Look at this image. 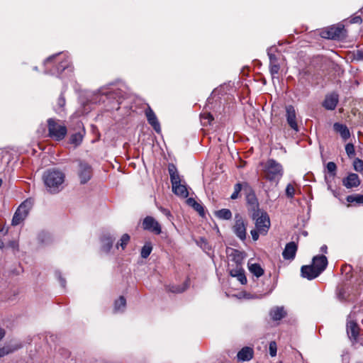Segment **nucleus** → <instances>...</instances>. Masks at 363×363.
<instances>
[{
  "label": "nucleus",
  "instance_id": "nucleus-5",
  "mask_svg": "<svg viewBox=\"0 0 363 363\" xmlns=\"http://www.w3.org/2000/svg\"><path fill=\"white\" fill-rule=\"evenodd\" d=\"M49 136L56 140H62L67 135V128L64 125L58 123L55 119L48 120Z\"/></svg>",
  "mask_w": 363,
  "mask_h": 363
},
{
  "label": "nucleus",
  "instance_id": "nucleus-55",
  "mask_svg": "<svg viewBox=\"0 0 363 363\" xmlns=\"http://www.w3.org/2000/svg\"><path fill=\"white\" fill-rule=\"evenodd\" d=\"M320 250L323 252H327V246L326 245L322 246L321 248H320Z\"/></svg>",
  "mask_w": 363,
  "mask_h": 363
},
{
  "label": "nucleus",
  "instance_id": "nucleus-39",
  "mask_svg": "<svg viewBox=\"0 0 363 363\" xmlns=\"http://www.w3.org/2000/svg\"><path fill=\"white\" fill-rule=\"evenodd\" d=\"M213 120V117L209 113H203L201 115V122L203 125H206L208 123H210Z\"/></svg>",
  "mask_w": 363,
  "mask_h": 363
},
{
  "label": "nucleus",
  "instance_id": "nucleus-32",
  "mask_svg": "<svg viewBox=\"0 0 363 363\" xmlns=\"http://www.w3.org/2000/svg\"><path fill=\"white\" fill-rule=\"evenodd\" d=\"M188 286L189 284L186 281L181 285H172L169 286V291L172 293H182L188 288Z\"/></svg>",
  "mask_w": 363,
  "mask_h": 363
},
{
  "label": "nucleus",
  "instance_id": "nucleus-8",
  "mask_svg": "<svg viewBox=\"0 0 363 363\" xmlns=\"http://www.w3.org/2000/svg\"><path fill=\"white\" fill-rule=\"evenodd\" d=\"M226 254L228 257L229 264L233 265L242 264L245 259V254L238 250L228 247L226 249Z\"/></svg>",
  "mask_w": 363,
  "mask_h": 363
},
{
  "label": "nucleus",
  "instance_id": "nucleus-12",
  "mask_svg": "<svg viewBox=\"0 0 363 363\" xmlns=\"http://www.w3.org/2000/svg\"><path fill=\"white\" fill-rule=\"evenodd\" d=\"M286 118L289 125L296 132L298 131V126L296 122V113L293 106H286Z\"/></svg>",
  "mask_w": 363,
  "mask_h": 363
},
{
  "label": "nucleus",
  "instance_id": "nucleus-25",
  "mask_svg": "<svg viewBox=\"0 0 363 363\" xmlns=\"http://www.w3.org/2000/svg\"><path fill=\"white\" fill-rule=\"evenodd\" d=\"M113 243V239L110 235H104L101 238V249L105 252H108Z\"/></svg>",
  "mask_w": 363,
  "mask_h": 363
},
{
  "label": "nucleus",
  "instance_id": "nucleus-54",
  "mask_svg": "<svg viewBox=\"0 0 363 363\" xmlns=\"http://www.w3.org/2000/svg\"><path fill=\"white\" fill-rule=\"evenodd\" d=\"M5 331L3 328H0V340L4 337Z\"/></svg>",
  "mask_w": 363,
  "mask_h": 363
},
{
  "label": "nucleus",
  "instance_id": "nucleus-20",
  "mask_svg": "<svg viewBox=\"0 0 363 363\" xmlns=\"http://www.w3.org/2000/svg\"><path fill=\"white\" fill-rule=\"evenodd\" d=\"M297 251V245L294 242L287 243L282 252V256L285 259H293L295 257Z\"/></svg>",
  "mask_w": 363,
  "mask_h": 363
},
{
  "label": "nucleus",
  "instance_id": "nucleus-57",
  "mask_svg": "<svg viewBox=\"0 0 363 363\" xmlns=\"http://www.w3.org/2000/svg\"><path fill=\"white\" fill-rule=\"evenodd\" d=\"M60 281H61V284H62V286H65V281L63 279H61V278H60Z\"/></svg>",
  "mask_w": 363,
  "mask_h": 363
},
{
  "label": "nucleus",
  "instance_id": "nucleus-46",
  "mask_svg": "<svg viewBox=\"0 0 363 363\" xmlns=\"http://www.w3.org/2000/svg\"><path fill=\"white\" fill-rule=\"evenodd\" d=\"M269 354L272 357L277 355V344L274 341H272L269 346Z\"/></svg>",
  "mask_w": 363,
  "mask_h": 363
},
{
  "label": "nucleus",
  "instance_id": "nucleus-43",
  "mask_svg": "<svg viewBox=\"0 0 363 363\" xmlns=\"http://www.w3.org/2000/svg\"><path fill=\"white\" fill-rule=\"evenodd\" d=\"M345 151L349 157H352L355 154L354 147L352 143H347L346 145Z\"/></svg>",
  "mask_w": 363,
  "mask_h": 363
},
{
  "label": "nucleus",
  "instance_id": "nucleus-22",
  "mask_svg": "<svg viewBox=\"0 0 363 363\" xmlns=\"http://www.w3.org/2000/svg\"><path fill=\"white\" fill-rule=\"evenodd\" d=\"M359 327L354 320H348L347 323V333L350 339L357 340L359 336Z\"/></svg>",
  "mask_w": 363,
  "mask_h": 363
},
{
  "label": "nucleus",
  "instance_id": "nucleus-59",
  "mask_svg": "<svg viewBox=\"0 0 363 363\" xmlns=\"http://www.w3.org/2000/svg\"><path fill=\"white\" fill-rule=\"evenodd\" d=\"M0 231H1V230H0Z\"/></svg>",
  "mask_w": 363,
  "mask_h": 363
},
{
  "label": "nucleus",
  "instance_id": "nucleus-31",
  "mask_svg": "<svg viewBox=\"0 0 363 363\" xmlns=\"http://www.w3.org/2000/svg\"><path fill=\"white\" fill-rule=\"evenodd\" d=\"M216 216L223 220H230L232 218V213L229 209L223 208L216 212Z\"/></svg>",
  "mask_w": 363,
  "mask_h": 363
},
{
  "label": "nucleus",
  "instance_id": "nucleus-51",
  "mask_svg": "<svg viewBox=\"0 0 363 363\" xmlns=\"http://www.w3.org/2000/svg\"><path fill=\"white\" fill-rule=\"evenodd\" d=\"M338 298L340 299V300H345L346 299V297H345V291L343 289H340L338 292Z\"/></svg>",
  "mask_w": 363,
  "mask_h": 363
},
{
  "label": "nucleus",
  "instance_id": "nucleus-35",
  "mask_svg": "<svg viewBox=\"0 0 363 363\" xmlns=\"http://www.w3.org/2000/svg\"><path fill=\"white\" fill-rule=\"evenodd\" d=\"M152 250V246L150 242H146L145 245L141 249V257L143 258H147L151 253Z\"/></svg>",
  "mask_w": 363,
  "mask_h": 363
},
{
  "label": "nucleus",
  "instance_id": "nucleus-10",
  "mask_svg": "<svg viewBox=\"0 0 363 363\" xmlns=\"http://www.w3.org/2000/svg\"><path fill=\"white\" fill-rule=\"evenodd\" d=\"M228 267L230 276L236 277L242 284L247 283V278L245 275L242 264L233 265V264H228Z\"/></svg>",
  "mask_w": 363,
  "mask_h": 363
},
{
  "label": "nucleus",
  "instance_id": "nucleus-42",
  "mask_svg": "<svg viewBox=\"0 0 363 363\" xmlns=\"http://www.w3.org/2000/svg\"><path fill=\"white\" fill-rule=\"evenodd\" d=\"M69 61L68 60H65V61H62L60 62L58 67H57V73L60 74L61 73L62 71L65 70L66 69H68L69 68Z\"/></svg>",
  "mask_w": 363,
  "mask_h": 363
},
{
  "label": "nucleus",
  "instance_id": "nucleus-4",
  "mask_svg": "<svg viewBox=\"0 0 363 363\" xmlns=\"http://www.w3.org/2000/svg\"><path fill=\"white\" fill-rule=\"evenodd\" d=\"M252 218L255 220V227L262 235H265L270 227V220L267 212L259 210L251 213Z\"/></svg>",
  "mask_w": 363,
  "mask_h": 363
},
{
  "label": "nucleus",
  "instance_id": "nucleus-45",
  "mask_svg": "<svg viewBox=\"0 0 363 363\" xmlns=\"http://www.w3.org/2000/svg\"><path fill=\"white\" fill-rule=\"evenodd\" d=\"M326 167H327L328 172L331 173L333 176H334L335 174V171L337 169V166H336L335 163H334L333 162H329L327 164Z\"/></svg>",
  "mask_w": 363,
  "mask_h": 363
},
{
  "label": "nucleus",
  "instance_id": "nucleus-34",
  "mask_svg": "<svg viewBox=\"0 0 363 363\" xmlns=\"http://www.w3.org/2000/svg\"><path fill=\"white\" fill-rule=\"evenodd\" d=\"M346 200L349 203H356L363 205V194H354L347 196Z\"/></svg>",
  "mask_w": 363,
  "mask_h": 363
},
{
  "label": "nucleus",
  "instance_id": "nucleus-30",
  "mask_svg": "<svg viewBox=\"0 0 363 363\" xmlns=\"http://www.w3.org/2000/svg\"><path fill=\"white\" fill-rule=\"evenodd\" d=\"M126 306V300L123 296H120L114 303V311L122 312L125 310Z\"/></svg>",
  "mask_w": 363,
  "mask_h": 363
},
{
  "label": "nucleus",
  "instance_id": "nucleus-23",
  "mask_svg": "<svg viewBox=\"0 0 363 363\" xmlns=\"http://www.w3.org/2000/svg\"><path fill=\"white\" fill-rule=\"evenodd\" d=\"M101 94L104 95L105 97L108 100H114L116 101V106H113V108L118 109L119 104L121 103V93L117 91H101Z\"/></svg>",
  "mask_w": 363,
  "mask_h": 363
},
{
  "label": "nucleus",
  "instance_id": "nucleus-28",
  "mask_svg": "<svg viewBox=\"0 0 363 363\" xmlns=\"http://www.w3.org/2000/svg\"><path fill=\"white\" fill-rule=\"evenodd\" d=\"M248 269L249 271L255 277H259L263 275L264 269L262 268L260 264L255 263L250 264L248 263Z\"/></svg>",
  "mask_w": 363,
  "mask_h": 363
},
{
  "label": "nucleus",
  "instance_id": "nucleus-13",
  "mask_svg": "<svg viewBox=\"0 0 363 363\" xmlns=\"http://www.w3.org/2000/svg\"><path fill=\"white\" fill-rule=\"evenodd\" d=\"M361 182L359 176L355 173L349 174L342 179V184L347 189H352L359 186Z\"/></svg>",
  "mask_w": 363,
  "mask_h": 363
},
{
  "label": "nucleus",
  "instance_id": "nucleus-38",
  "mask_svg": "<svg viewBox=\"0 0 363 363\" xmlns=\"http://www.w3.org/2000/svg\"><path fill=\"white\" fill-rule=\"evenodd\" d=\"M18 347H12L11 346H6L2 348H0V357H2L9 353L13 352L16 350Z\"/></svg>",
  "mask_w": 363,
  "mask_h": 363
},
{
  "label": "nucleus",
  "instance_id": "nucleus-21",
  "mask_svg": "<svg viewBox=\"0 0 363 363\" xmlns=\"http://www.w3.org/2000/svg\"><path fill=\"white\" fill-rule=\"evenodd\" d=\"M254 351L250 347H245L242 348L238 353L237 357L240 362H247L252 359Z\"/></svg>",
  "mask_w": 363,
  "mask_h": 363
},
{
  "label": "nucleus",
  "instance_id": "nucleus-15",
  "mask_svg": "<svg viewBox=\"0 0 363 363\" xmlns=\"http://www.w3.org/2000/svg\"><path fill=\"white\" fill-rule=\"evenodd\" d=\"M338 101V95L335 93H332L325 96L323 106L327 110H334L337 106Z\"/></svg>",
  "mask_w": 363,
  "mask_h": 363
},
{
  "label": "nucleus",
  "instance_id": "nucleus-56",
  "mask_svg": "<svg viewBox=\"0 0 363 363\" xmlns=\"http://www.w3.org/2000/svg\"><path fill=\"white\" fill-rule=\"evenodd\" d=\"M4 247V242L2 240L0 239V250L3 249Z\"/></svg>",
  "mask_w": 363,
  "mask_h": 363
},
{
  "label": "nucleus",
  "instance_id": "nucleus-6",
  "mask_svg": "<svg viewBox=\"0 0 363 363\" xmlns=\"http://www.w3.org/2000/svg\"><path fill=\"white\" fill-rule=\"evenodd\" d=\"M321 36L328 39H340L345 37L346 31L342 24L333 25L321 32Z\"/></svg>",
  "mask_w": 363,
  "mask_h": 363
},
{
  "label": "nucleus",
  "instance_id": "nucleus-58",
  "mask_svg": "<svg viewBox=\"0 0 363 363\" xmlns=\"http://www.w3.org/2000/svg\"><path fill=\"white\" fill-rule=\"evenodd\" d=\"M34 69H35V70H37V69H38L37 67H34Z\"/></svg>",
  "mask_w": 363,
  "mask_h": 363
},
{
  "label": "nucleus",
  "instance_id": "nucleus-17",
  "mask_svg": "<svg viewBox=\"0 0 363 363\" xmlns=\"http://www.w3.org/2000/svg\"><path fill=\"white\" fill-rule=\"evenodd\" d=\"M314 268L319 272L320 274L326 268L328 265V259L324 255H317L313 258V264Z\"/></svg>",
  "mask_w": 363,
  "mask_h": 363
},
{
  "label": "nucleus",
  "instance_id": "nucleus-37",
  "mask_svg": "<svg viewBox=\"0 0 363 363\" xmlns=\"http://www.w3.org/2000/svg\"><path fill=\"white\" fill-rule=\"evenodd\" d=\"M276 50L277 49L274 47H271V48H269L267 50V55H268L269 58L270 64L271 63H277L278 62V59H277L276 55L274 54Z\"/></svg>",
  "mask_w": 363,
  "mask_h": 363
},
{
  "label": "nucleus",
  "instance_id": "nucleus-3",
  "mask_svg": "<svg viewBox=\"0 0 363 363\" xmlns=\"http://www.w3.org/2000/svg\"><path fill=\"white\" fill-rule=\"evenodd\" d=\"M33 206V201L31 199H28L23 201L14 213L11 220V225L13 226H16L23 222L28 217Z\"/></svg>",
  "mask_w": 363,
  "mask_h": 363
},
{
  "label": "nucleus",
  "instance_id": "nucleus-50",
  "mask_svg": "<svg viewBox=\"0 0 363 363\" xmlns=\"http://www.w3.org/2000/svg\"><path fill=\"white\" fill-rule=\"evenodd\" d=\"M350 22L352 23H361L362 22V19L360 16H354L351 20Z\"/></svg>",
  "mask_w": 363,
  "mask_h": 363
},
{
  "label": "nucleus",
  "instance_id": "nucleus-29",
  "mask_svg": "<svg viewBox=\"0 0 363 363\" xmlns=\"http://www.w3.org/2000/svg\"><path fill=\"white\" fill-rule=\"evenodd\" d=\"M186 203L189 206H191L195 211H196L201 216H204L203 207L197 201H196L194 199H187Z\"/></svg>",
  "mask_w": 363,
  "mask_h": 363
},
{
  "label": "nucleus",
  "instance_id": "nucleus-44",
  "mask_svg": "<svg viewBox=\"0 0 363 363\" xmlns=\"http://www.w3.org/2000/svg\"><path fill=\"white\" fill-rule=\"evenodd\" d=\"M295 194V189L291 184H288L286 188V194L289 198H293Z\"/></svg>",
  "mask_w": 363,
  "mask_h": 363
},
{
  "label": "nucleus",
  "instance_id": "nucleus-36",
  "mask_svg": "<svg viewBox=\"0 0 363 363\" xmlns=\"http://www.w3.org/2000/svg\"><path fill=\"white\" fill-rule=\"evenodd\" d=\"M130 241V236L128 234H123L122 237L121 238L119 242L116 244V248H118L121 247L123 250L125 249V246Z\"/></svg>",
  "mask_w": 363,
  "mask_h": 363
},
{
  "label": "nucleus",
  "instance_id": "nucleus-7",
  "mask_svg": "<svg viewBox=\"0 0 363 363\" xmlns=\"http://www.w3.org/2000/svg\"><path fill=\"white\" fill-rule=\"evenodd\" d=\"M77 174L82 184L87 183L92 177L91 167L84 161H79Z\"/></svg>",
  "mask_w": 363,
  "mask_h": 363
},
{
  "label": "nucleus",
  "instance_id": "nucleus-41",
  "mask_svg": "<svg viewBox=\"0 0 363 363\" xmlns=\"http://www.w3.org/2000/svg\"><path fill=\"white\" fill-rule=\"evenodd\" d=\"M242 189V184L238 183L234 186V192L232 194L230 198L232 199H236L238 197L239 193Z\"/></svg>",
  "mask_w": 363,
  "mask_h": 363
},
{
  "label": "nucleus",
  "instance_id": "nucleus-26",
  "mask_svg": "<svg viewBox=\"0 0 363 363\" xmlns=\"http://www.w3.org/2000/svg\"><path fill=\"white\" fill-rule=\"evenodd\" d=\"M270 315L274 320H279L286 315V312L283 307H276L271 310Z\"/></svg>",
  "mask_w": 363,
  "mask_h": 363
},
{
  "label": "nucleus",
  "instance_id": "nucleus-49",
  "mask_svg": "<svg viewBox=\"0 0 363 363\" xmlns=\"http://www.w3.org/2000/svg\"><path fill=\"white\" fill-rule=\"evenodd\" d=\"M251 235H252V238L253 239V240H257L258 238H259V232L257 230V229H255V230H252L251 232H250Z\"/></svg>",
  "mask_w": 363,
  "mask_h": 363
},
{
  "label": "nucleus",
  "instance_id": "nucleus-1",
  "mask_svg": "<svg viewBox=\"0 0 363 363\" xmlns=\"http://www.w3.org/2000/svg\"><path fill=\"white\" fill-rule=\"evenodd\" d=\"M46 190L52 194L59 193L64 188L65 174L57 169H50L45 171L43 176Z\"/></svg>",
  "mask_w": 363,
  "mask_h": 363
},
{
  "label": "nucleus",
  "instance_id": "nucleus-2",
  "mask_svg": "<svg viewBox=\"0 0 363 363\" xmlns=\"http://www.w3.org/2000/svg\"><path fill=\"white\" fill-rule=\"evenodd\" d=\"M264 177L269 181H279L283 175V168L281 164L270 159L264 165Z\"/></svg>",
  "mask_w": 363,
  "mask_h": 363
},
{
  "label": "nucleus",
  "instance_id": "nucleus-9",
  "mask_svg": "<svg viewBox=\"0 0 363 363\" xmlns=\"http://www.w3.org/2000/svg\"><path fill=\"white\" fill-rule=\"evenodd\" d=\"M235 222L233 226V231L238 238L244 240L246 238V225L245 221L239 214L235 215Z\"/></svg>",
  "mask_w": 363,
  "mask_h": 363
},
{
  "label": "nucleus",
  "instance_id": "nucleus-11",
  "mask_svg": "<svg viewBox=\"0 0 363 363\" xmlns=\"http://www.w3.org/2000/svg\"><path fill=\"white\" fill-rule=\"evenodd\" d=\"M143 227L145 230L151 231L157 235L162 233L160 223L152 217L147 216L143 222Z\"/></svg>",
  "mask_w": 363,
  "mask_h": 363
},
{
  "label": "nucleus",
  "instance_id": "nucleus-40",
  "mask_svg": "<svg viewBox=\"0 0 363 363\" xmlns=\"http://www.w3.org/2000/svg\"><path fill=\"white\" fill-rule=\"evenodd\" d=\"M354 169L357 172L363 171V161L358 158L355 159L354 161Z\"/></svg>",
  "mask_w": 363,
  "mask_h": 363
},
{
  "label": "nucleus",
  "instance_id": "nucleus-53",
  "mask_svg": "<svg viewBox=\"0 0 363 363\" xmlns=\"http://www.w3.org/2000/svg\"><path fill=\"white\" fill-rule=\"evenodd\" d=\"M60 54H57L55 55H53V56H51L50 57H48L45 61V65H48L50 62H51V60L55 58V57L58 56Z\"/></svg>",
  "mask_w": 363,
  "mask_h": 363
},
{
  "label": "nucleus",
  "instance_id": "nucleus-24",
  "mask_svg": "<svg viewBox=\"0 0 363 363\" xmlns=\"http://www.w3.org/2000/svg\"><path fill=\"white\" fill-rule=\"evenodd\" d=\"M335 131L338 133L344 140H347L350 137V133L348 128L342 123H335L333 125Z\"/></svg>",
  "mask_w": 363,
  "mask_h": 363
},
{
  "label": "nucleus",
  "instance_id": "nucleus-19",
  "mask_svg": "<svg viewBox=\"0 0 363 363\" xmlns=\"http://www.w3.org/2000/svg\"><path fill=\"white\" fill-rule=\"evenodd\" d=\"M301 275L309 280L313 279L320 275L319 272L313 265H305L301 267Z\"/></svg>",
  "mask_w": 363,
  "mask_h": 363
},
{
  "label": "nucleus",
  "instance_id": "nucleus-14",
  "mask_svg": "<svg viewBox=\"0 0 363 363\" xmlns=\"http://www.w3.org/2000/svg\"><path fill=\"white\" fill-rule=\"evenodd\" d=\"M172 186V191L177 196L186 198L189 196V192L186 185L181 183V179L177 180V182H171Z\"/></svg>",
  "mask_w": 363,
  "mask_h": 363
},
{
  "label": "nucleus",
  "instance_id": "nucleus-33",
  "mask_svg": "<svg viewBox=\"0 0 363 363\" xmlns=\"http://www.w3.org/2000/svg\"><path fill=\"white\" fill-rule=\"evenodd\" d=\"M171 182H177L180 179L179 174L174 164H169L168 167Z\"/></svg>",
  "mask_w": 363,
  "mask_h": 363
},
{
  "label": "nucleus",
  "instance_id": "nucleus-52",
  "mask_svg": "<svg viewBox=\"0 0 363 363\" xmlns=\"http://www.w3.org/2000/svg\"><path fill=\"white\" fill-rule=\"evenodd\" d=\"M160 211H162V213L163 214H164L168 218H170L172 216L171 215V213L169 210L166 209V208H160Z\"/></svg>",
  "mask_w": 363,
  "mask_h": 363
},
{
  "label": "nucleus",
  "instance_id": "nucleus-48",
  "mask_svg": "<svg viewBox=\"0 0 363 363\" xmlns=\"http://www.w3.org/2000/svg\"><path fill=\"white\" fill-rule=\"evenodd\" d=\"M65 102H66L65 99L63 94H61L57 99V103L59 108L62 109L65 105Z\"/></svg>",
  "mask_w": 363,
  "mask_h": 363
},
{
  "label": "nucleus",
  "instance_id": "nucleus-18",
  "mask_svg": "<svg viewBox=\"0 0 363 363\" xmlns=\"http://www.w3.org/2000/svg\"><path fill=\"white\" fill-rule=\"evenodd\" d=\"M246 200L248 205V210L251 213L260 210L257 199L252 191L250 190V191L247 194Z\"/></svg>",
  "mask_w": 363,
  "mask_h": 363
},
{
  "label": "nucleus",
  "instance_id": "nucleus-47",
  "mask_svg": "<svg viewBox=\"0 0 363 363\" xmlns=\"http://www.w3.org/2000/svg\"><path fill=\"white\" fill-rule=\"evenodd\" d=\"M279 63H271L270 64V72L272 76L277 74L279 71Z\"/></svg>",
  "mask_w": 363,
  "mask_h": 363
},
{
  "label": "nucleus",
  "instance_id": "nucleus-16",
  "mask_svg": "<svg viewBox=\"0 0 363 363\" xmlns=\"http://www.w3.org/2000/svg\"><path fill=\"white\" fill-rule=\"evenodd\" d=\"M145 115L148 123L152 126L157 133L161 131L160 124L154 111L149 107L145 111Z\"/></svg>",
  "mask_w": 363,
  "mask_h": 363
},
{
  "label": "nucleus",
  "instance_id": "nucleus-27",
  "mask_svg": "<svg viewBox=\"0 0 363 363\" xmlns=\"http://www.w3.org/2000/svg\"><path fill=\"white\" fill-rule=\"evenodd\" d=\"M84 130L83 129L82 131L74 133L71 135L69 138L70 144L73 145L74 147H77L79 145L84 138Z\"/></svg>",
  "mask_w": 363,
  "mask_h": 363
}]
</instances>
